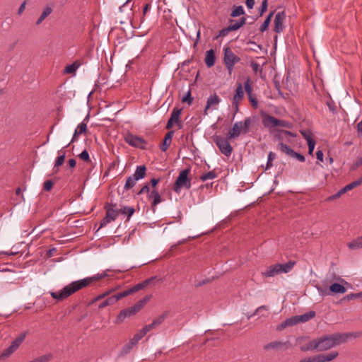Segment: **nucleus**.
Returning a JSON list of instances; mask_svg holds the SVG:
<instances>
[{"instance_id": "nucleus-22", "label": "nucleus", "mask_w": 362, "mask_h": 362, "mask_svg": "<svg viewBox=\"0 0 362 362\" xmlns=\"http://www.w3.org/2000/svg\"><path fill=\"white\" fill-rule=\"evenodd\" d=\"M281 147L283 148V149L285 150L284 153H285L286 155H287V156H290L291 158H296L298 160H299L300 162H304L305 161V156L303 155L294 151L288 146H282Z\"/></svg>"}, {"instance_id": "nucleus-35", "label": "nucleus", "mask_w": 362, "mask_h": 362, "mask_svg": "<svg viewBox=\"0 0 362 362\" xmlns=\"http://www.w3.org/2000/svg\"><path fill=\"white\" fill-rule=\"evenodd\" d=\"M316 313L315 311L311 310L303 315H298L300 322H306L310 320L313 319L315 316Z\"/></svg>"}, {"instance_id": "nucleus-16", "label": "nucleus", "mask_w": 362, "mask_h": 362, "mask_svg": "<svg viewBox=\"0 0 362 362\" xmlns=\"http://www.w3.org/2000/svg\"><path fill=\"white\" fill-rule=\"evenodd\" d=\"M245 90L247 95H248V99L251 105L254 108H257L258 106V101L255 95L252 94V87L250 77H247L245 82Z\"/></svg>"}, {"instance_id": "nucleus-49", "label": "nucleus", "mask_w": 362, "mask_h": 362, "mask_svg": "<svg viewBox=\"0 0 362 362\" xmlns=\"http://www.w3.org/2000/svg\"><path fill=\"white\" fill-rule=\"evenodd\" d=\"M362 298V291L356 293H350L344 298V300H351L356 298Z\"/></svg>"}, {"instance_id": "nucleus-14", "label": "nucleus", "mask_w": 362, "mask_h": 362, "mask_svg": "<svg viewBox=\"0 0 362 362\" xmlns=\"http://www.w3.org/2000/svg\"><path fill=\"white\" fill-rule=\"evenodd\" d=\"M291 346V343L288 341H274L270 343H268L264 346V350H287Z\"/></svg>"}, {"instance_id": "nucleus-42", "label": "nucleus", "mask_w": 362, "mask_h": 362, "mask_svg": "<svg viewBox=\"0 0 362 362\" xmlns=\"http://www.w3.org/2000/svg\"><path fill=\"white\" fill-rule=\"evenodd\" d=\"M88 115H87L86 117V118L83 119V121L79 124L76 128V131L80 134H86L87 132V125H86V120H88Z\"/></svg>"}, {"instance_id": "nucleus-3", "label": "nucleus", "mask_w": 362, "mask_h": 362, "mask_svg": "<svg viewBox=\"0 0 362 362\" xmlns=\"http://www.w3.org/2000/svg\"><path fill=\"white\" fill-rule=\"evenodd\" d=\"M294 266V262H288L286 264H276L268 267L262 274L265 277H273L281 273H288Z\"/></svg>"}, {"instance_id": "nucleus-10", "label": "nucleus", "mask_w": 362, "mask_h": 362, "mask_svg": "<svg viewBox=\"0 0 362 362\" xmlns=\"http://www.w3.org/2000/svg\"><path fill=\"white\" fill-rule=\"evenodd\" d=\"M361 335V332H346V333H335L330 334L334 346H338L344 344L350 339L357 338Z\"/></svg>"}, {"instance_id": "nucleus-59", "label": "nucleus", "mask_w": 362, "mask_h": 362, "mask_svg": "<svg viewBox=\"0 0 362 362\" xmlns=\"http://www.w3.org/2000/svg\"><path fill=\"white\" fill-rule=\"evenodd\" d=\"M151 192L149 184L147 183L137 192V195H141L144 193H147L148 195Z\"/></svg>"}, {"instance_id": "nucleus-54", "label": "nucleus", "mask_w": 362, "mask_h": 362, "mask_svg": "<svg viewBox=\"0 0 362 362\" xmlns=\"http://www.w3.org/2000/svg\"><path fill=\"white\" fill-rule=\"evenodd\" d=\"M327 107H329V110L334 114L337 112L336 105L334 102L332 100H329L326 103Z\"/></svg>"}, {"instance_id": "nucleus-55", "label": "nucleus", "mask_w": 362, "mask_h": 362, "mask_svg": "<svg viewBox=\"0 0 362 362\" xmlns=\"http://www.w3.org/2000/svg\"><path fill=\"white\" fill-rule=\"evenodd\" d=\"M54 182L52 180H46L43 184V189L45 191H50L53 187Z\"/></svg>"}, {"instance_id": "nucleus-18", "label": "nucleus", "mask_w": 362, "mask_h": 362, "mask_svg": "<svg viewBox=\"0 0 362 362\" xmlns=\"http://www.w3.org/2000/svg\"><path fill=\"white\" fill-rule=\"evenodd\" d=\"M241 134H243L242 128V121L236 122L233 127L228 131L227 134L228 139H234L240 136Z\"/></svg>"}, {"instance_id": "nucleus-64", "label": "nucleus", "mask_w": 362, "mask_h": 362, "mask_svg": "<svg viewBox=\"0 0 362 362\" xmlns=\"http://www.w3.org/2000/svg\"><path fill=\"white\" fill-rule=\"evenodd\" d=\"M356 127L358 136L362 138V120L357 124Z\"/></svg>"}, {"instance_id": "nucleus-27", "label": "nucleus", "mask_w": 362, "mask_h": 362, "mask_svg": "<svg viewBox=\"0 0 362 362\" xmlns=\"http://www.w3.org/2000/svg\"><path fill=\"white\" fill-rule=\"evenodd\" d=\"M174 134V131L170 130L165 136V138L163 139V141L160 146V149L163 152H165L167 151L168 147L170 146L172 138Z\"/></svg>"}, {"instance_id": "nucleus-29", "label": "nucleus", "mask_w": 362, "mask_h": 362, "mask_svg": "<svg viewBox=\"0 0 362 362\" xmlns=\"http://www.w3.org/2000/svg\"><path fill=\"white\" fill-rule=\"evenodd\" d=\"M347 246L351 250H356L362 248V236H359L348 243Z\"/></svg>"}, {"instance_id": "nucleus-30", "label": "nucleus", "mask_w": 362, "mask_h": 362, "mask_svg": "<svg viewBox=\"0 0 362 362\" xmlns=\"http://www.w3.org/2000/svg\"><path fill=\"white\" fill-rule=\"evenodd\" d=\"M346 291V288L338 283H334L329 286V291L332 293H344Z\"/></svg>"}, {"instance_id": "nucleus-17", "label": "nucleus", "mask_w": 362, "mask_h": 362, "mask_svg": "<svg viewBox=\"0 0 362 362\" xmlns=\"http://www.w3.org/2000/svg\"><path fill=\"white\" fill-rule=\"evenodd\" d=\"M286 18L285 11H280L276 14L274 18V31L276 33H280L284 30L283 23Z\"/></svg>"}, {"instance_id": "nucleus-19", "label": "nucleus", "mask_w": 362, "mask_h": 362, "mask_svg": "<svg viewBox=\"0 0 362 362\" xmlns=\"http://www.w3.org/2000/svg\"><path fill=\"white\" fill-rule=\"evenodd\" d=\"M221 102V98L217 95L216 93L211 95L206 101V105L204 109V115H207V110L210 108L216 109L218 105Z\"/></svg>"}, {"instance_id": "nucleus-56", "label": "nucleus", "mask_w": 362, "mask_h": 362, "mask_svg": "<svg viewBox=\"0 0 362 362\" xmlns=\"http://www.w3.org/2000/svg\"><path fill=\"white\" fill-rule=\"evenodd\" d=\"M268 0H263L259 8V16H262L263 13L267 10Z\"/></svg>"}, {"instance_id": "nucleus-60", "label": "nucleus", "mask_w": 362, "mask_h": 362, "mask_svg": "<svg viewBox=\"0 0 362 362\" xmlns=\"http://www.w3.org/2000/svg\"><path fill=\"white\" fill-rule=\"evenodd\" d=\"M150 8H151L150 4H146L144 5V6L143 8V11H142V16L141 18V23H143L144 21L145 16Z\"/></svg>"}, {"instance_id": "nucleus-47", "label": "nucleus", "mask_w": 362, "mask_h": 362, "mask_svg": "<svg viewBox=\"0 0 362 362\" xmlns=\"http://www.w3.org/2000/svg\"><path fill=\"white\" fill-rule=\"evenodd\" d=\"M346 192V190L345 187H344L340 190H339L336 194L329 197L327 200L332 201L334 199H336L340 197L342 194H345Z\"/></svg>"}, {"instance_id": "nucleus-61", "label": "nucleus", "mask_w": 362, "mask_h": 362, "mask_svg": "<svg viewBox=\"0 0 362 362\" xmlns=\"http://www.w3.org/2000/svg\"><path fill=\"white\" fill-rule=\"evenodd\" d=\"M262 310H267L268 308H267V307L266 305H262V306L258 307L255 310V311L254 312L253 314L247 316V319H250V317H252V316L259 313Z\"/></svg>"}, {"instance_id": "nucleus-40", "label": "nucleus", "mask_w": 362, "mask_h": 362, "mask_svg": "<svg viewBox=\"0 0 362 362\" xmlns=\"http://www.w3.org/2000/svg\"><path fill=\"white\" fill-rule=\"evenodd\" d=\"M169 311L166 310L164 313H163L160 316L156 317L153 320V322L155 325L156 327L159 326L161 325L165 320L168 317Z\"/></svg>"}, {"instance_id": "nucleus-26", "label": "nucleus", "mask_w": 362, "mask_h": 362, "mask_svg": "<svg viewBox=\"0 0 362 362\" xmlns=\"http://www.w3.org/2000/svg\"><path fill=\"white\" fill-rule=\"evenodd\" d=\"M300 323L298 315L293 316L291 317H289L286 319L285 321H284L280 326L278 327L279 330H281L286 327L293 326L297 324Z\"/></svg>"}, {"instance_id": "nucleus-39", "label": "nucleus", "mask_w": 362, "mask_h": 362, "mask_svg": "<svg viewBox=\"0 0 362 362\" xmlns=\"http://www.w3.org/2000/svg\"><path fill=\"white\" fill-rule=\"evenodd\" d=\"M80 66V63L78 61L74 62L71 64L67 65L64 69L65 74H75L77 69Z\"/></svg>"}, {"instance_id": "nucleus-7", "label": "nucleus", "mask_w": 362, "mask_h": 362, "mask_svg": "<svg viewBox=\"0 0 362 362\" xmlns=\"http://www.w3.org/2000/svg\"><path fill=\"white\" fill-rule=\"evenodd\" d=\"M223 62L224 64L228 71L229 74H231L234 66L235 64L239 62L240 61V58L238 56H236L234 52L232 51V49L227 47L223 49Z\"/></svg>"}, {"instance_id": "nucleus-1", "label": "nucleus", "mask_w": 362, "mask_h": 362, "mask_svg": "<svg viewBox=\"0 0 362 362\" xmlns=\"http://www.w3.org/2000/svg\"><path fill=\"white\" fill-rule=\"evenodd\" d=\"M109 269H107L101 274H97L93 276L73 281L67 286H64L59 292L51 291L49 293L53 298L58 300H62L67 298L78 291L90 286L93 282L108 276L107 273Z\"/></svg>"}, {"instance_id": "nucleus-9", "label": "nucleus", "mask_w": 362, "mask_h": 362, "mask_svg": "<svg viewBox=\"0 0 362 362\" xmlns=\"http://www.w3.org/2000/svg\"><path fill=\"white\" fill-rule=\"evenodd\" d=\"M296 137V134L287 131V130H276L275 134H274V139L278 141V149L280 150L282 153L285 151L284 149L281 147L282 146H287L284 142H290V137Z\"/></svg>"}, {"instance_id": "nucleus-38", "label": "nucleus", "mask_w": 362, "mask_h": 362, "mask_svg": "<svg viewBox=\"0 0 362 362\" xmlns=\"http://www.w3.org/2000/svg\"><path fill=\"white\" fill-rule=\"evenodd\" d=\"M135 209L132 206H124L120 209H119V213L127 216V220L130 218V217L134 214Z\"/></svg>"}, {"instance_id": "nucleus-62", "label": "nucleus", "mask_w": 362, "mask_h": 362, "mask_svg": "<svg viewBox=\"0 0 362 362\" xmlns=\"http://www.w3.org/2000/svg\"><path fill=\"white\" fill-rule=\"evenodd\" d=\"M250 66L255 73H257L259 70L261 71L259 64L256 62L252 61L250 64Z\"/></svg>"}, {"instance_id": "nucleus-25", "label": "nucleus", "mask_w": 362, "mask_h": 362, "mask_svg": "<svg viewBox=\"0 0 362 362\" xmlns=\"http://www.w3.org/2000/svg\"><path fill=\"white\" fill-rule=\"evenodd\" d=\"M204 62L207 67H212L216 62V56L214 50L211 49L206 52V56L204 59Z\"/></svg>"}, {"instance_id": "nucleus-2", "label": "nucleus", "mask_w": 362, "mask_h": 362, "mask_svg": "<svg viewBox=\"0 0 362 362\" xmlns=\"http://www.w3.org/2000/svg\"><path fill=\"white\" fill-rule=\"evenodd\" d=\"M151 296H146L139 300L133 306L122 310L118 314L115 323L121 324L126 318L131 317L139 312L146 303L150 300Z\"/></svg>"}, {"instance_id": "nucleus-11", "label": "nucleus", "mask_w": 362, "mask_h": 362, "mask_svg": "<svg viewBox=\"0 0 362 362\" xmlns=\"http://www.w3.org/2000/svg\"><path fill=\"white\" fill-rule=\"evenodd\" d=\"M25 338V333L21 334L18 337H16L11 343V344L4 349L3 352L0 355V360L9 357L13 353H14L21 343L24 341Z\"/></svg>"}, {"instance_id": "nucleus-57", "label": "nucleus", "mask_w": 362, "mask_h": 362, "mask_svg": "<svg viewBox=\"0 0 362 362\" xmlns=\"http://www.w3.org/2000/svg\"><path fill=\"white\" fill-rule=\"evenodd\" d=\"M231 31H232V30H231V29L230 28V27H229V26H228V27H226V28H223L222 30H221L219 31V34H218V35L217 36V37H226V36H227V35H228V33H229L230 32H231Z\"/></svg>"}, {"instance_id": "nucleus-36", "label": "nucleus", "mask_w": 362, "mask_h": 362, "mask_svg": "<svg viewBox=\"0 0 362 362\" xmlns=\"http://www.w3.org/2000/svg\"><path fill=\"white\" fill-rule=\"evenodd\" d=\"M52 8L49 6H47L37 20L36 25H40L42 22L52 13Z\"/></svg>"}, {"instance_id": "nucleus-37", "label": "nucleus", "mask_w": 362, "mask_h": 362, "mask_svg": "<svg viewBox=\"0 0 362 362\" xmlns=\"http://www.w3.org/2000/svg\"><path fill=\"white\" fill-rule=\"evenodd\" d=\"M181 112H182V109L175 107L172 111V113H171V115H170V117L169 119L174 122L176 124H179L180 123L179 118L181 115Z\"/></svg>"}, {"instance_id": "nucleus-4", "label": "nucleus", "mask_w": 362, "mask_h": 362, "mask_svg": "<svg viewBox=\"0 0 362 362\" xmlns=\"http://www.w3.org/2000/svg\"><path fill=\"white\" fill-rule=\"evenodd\" d=\"M189 173L190 168H186L180 173L173 187L174 192L179 193L182 188L189 189L191 187V180L188 177Z\"/></svg>"}, {"instance_id": "nucleus-28", "label": "nucleus", "mask_w": 362, "mask_h": 362, "mask_svg": "<svg viewBox=\"0 0 362 362\" xmlns=\"http://www.w3.org/2000/svg\"><path fill=\"white\" fill-rule=\"evenodd\" d=\"M144 288L145 287L143 284V282L139 283V284H136L135 286H134L133 287H132L131 288L124 291L122 292H120V296H122V298H124V297H126L132 293H136Z\"/></svg>"}, {"instance_id": "nucleus-8", "label": "nucleus", "mask_w": 362, "mask_h": 362, "mask_svg": "<svg viewBox=\"0 0 362 362\" xmlns=\"http://www.w3.org/2000/svg\"><path fill=\"white\" fill-rule=\"evenodd\" d=\"M214 141L216 145L218 148L219 151L226 156L229 157L233 151V148L231 145L229 144V141L231 139H228V136L223 138L221 136H215L214 137Z\"/></svg>"}, {"instance_id": "nucleus-6", "label": "nucleus", "mask_w": 362, "mask_h": 362, "mask_svg": "<svg viewBox=\"0 0 362 362\" xmlns=\"http://www.w3.org/2000/svg\"><path fill=\"white\" fill-rule=\"evenodd\" d=\"M146 168L145 165H139L136 167L135 173L128 177L126 180V183L124 187V190H129L134 187L136 182L141 179H143L146 176Z\"/></svg>"}, {"instance_id": "nucleus-43", "label": "nucleus", "mask_w": 362, "mask_h": 362, "mask_svg": "<svg viewBox=\"0 0 362 362\" xmlns=\"http://www.w3.org/2000/svg\"><path fill=\"white\" fill-rule=\"evenodd\" d=\"M217 177V174L214 170L204 173L200 176V180L203 182L207 180H213Z\"/></svg>"}, {"instance_id": "nucleus-52", "label": "nucleus", "mask_w": 362, "mask_h": 362, "mask_svg": "<svg viewBox=\"0 0 362 362\" xmlns=\"http://www.w3.org/2000/svg\"><path fill=\"white\" fill-rule=\"evenodd\" d=\"M64 160H65V153H64L62 155H60L59 156H58L57 158V159L55 160V163H54V168L61 166L64 163Z\"/></svg>"}, {"instance_id": "nucleus-41", "label": "nucleus", "mask_w": 362, "mask_h": 362, "mask_svg": "<svg viewBox=\"0 0 362 362\" xmlns=\"http://www.w3.org/2000/svg\"><path fill=\"white\" fill-rule=\"evenodd\" d=\"M274 13V11H272L268 16L266 18V19L264 20V21L263 22V23L260 26V28H259V31L261 33H264V31H266L269 27V25L271 23V21H272V18L273 16Z\"/></svg>"}, {"instance_id": "nucleus-32", "label": "nucleus", "mask_w": 362, "mask_h": 362, "mask_svg": "<svg viewBox=\"0 0 362 362\" xmlns=\"http://www.w3.org/2000/svg\"><path fill=\"white\" fill-rule=\"evenodd\" d=\"M244 91L243 87L241 83H238L235 90V93L233 95V100L240 101L243 98Z\"/></svg>"}, {"instance_id": "nucleus-34", "label": "nucleus", "mask_w": 362, "mask_h": 362, "mask_svg": "<svg viewBox=\"0 0 362 362\" xmlns=\"http://www.w3.org/2000/svg\"><path fill=\"white\" fill-rule=\"evenodd\" d=\"M252 122V119L250 117H245V119L242 122L243 134H247L249 133Z\"/></svg>"}, {"instance_id": "nucleus-33", "label": "nucleus", "mask_w": 362, "mask_h": 362, "mask_svg": "<svg viewBox=\"0 0 362 362\" xmlns=\"http://www.w3.org/2000/svg\"><path fill=\"white\" fill-rule=\"evenodd\" d=\"M245 14V10L242 6L234 5L230 14V17L235 18Z\"/></svg>"}, {"instance_id": "nucleus-12", "label": "nucleus", "mask_w": 362, "mask_h": 362, "mask_svg": "<svg viewBox=\"0 0 362 362\" xmlns=\"http://www.w3.org/2000/svg\"><path fill=\"white\" fill-rule=\"evenodd\" d=\"M124 141L126 143L133 147L139 148L143 150L146 149L147 142L141 136L128 133L124 137Z\"/></svg>"}, {"instance_id": "nucleus-46", "label": "nucleus", "mask_w": 362, "mask_h": 362, "mask_svg": "<svg viewBox=\"0 0 362 362\" xmlns=\"http://www.w3.org/2000/svg\"><path fill=\"white\" fill-rule=\"evenodd\" d=\"M276 127H282L291 129L293 127V124L290 122L277 119Z\"/></svg>"}, {"instance_id": "nucleus-48", "label": "nucleus", "mask_w": 362, "mask_h": 362, "mask_svg": "<svg viewBox=\"0 0 362 362\" xmlns=\"http://www.w3.org/2000/svg\"><path fill=\"white\" fill-rule=\"evenodd\" d=\"M182 102L187 103L188 105H191L193 102V98L191 95V90H189L187 94L182 97Z\"/></svg>"}, {"instance_id": "nucleus-23", "label": "nucleus", "mask_w": 362, "mask_h": 362, "mask_svg": "<svg viewBox=\"0 0 362 362\" xmlns=\"http://www.w3.org/2000/svg\"><path fill=\"white\" fill-rule=\"evenodd\" d=\"M122 298V296H120V293H118L117 294H115L112 296L108 297L105 300H103L99 305L98 308L100 309H103L105 307L110 305L115 304L116 302H117L119 300Z\"/></svg>"}, {"instance_id": "nucleus-24", "label": "nucleus", "mask_w": 362, "mask_h": 362, "mask_svg": "<svg viewBox=\"0 0 362 362\" xmlns=\"http://www.w3.org/2000/svg\"><path fill=\"white\" fill-rule=\"evenodd\" d=\"M338 356L337 351H332L328 354H323L316 356L318 362H327L331 361L336 358Z\"/></svg>"}, {"instance_id": "nucleus-53", "label": "nucleus", "mask_w": 362, "mask_h": 362, "mask_svg": "<svg viewBox=\"0 0 362 362\" xmlns=\"http://www.w3.org/2000/svg\"><path fill=\"white\" fill-rule=\"evenodd\" d=\"M233 22H234L233 20H232V19L229 20V23L230 24L228 26L230 27V28L231 29L232 31L238 30V29H240L241 28L239 24L238 21H235L234 23H232Z\"/></svg>"}, {"instance_id": "nucleus-51", "label": "nucleus", "mask_w": 362, "mask_h": 362, "mask_svg": "<svg viewBox=\"0 0 362 362\" xmlns=\"http://www.w3.org/2000/svg\"><path fill=\"white\" fill-rule=\"evenodd\" d=\"M79 158L83 160V161L85 162H90V156H89V153L88 152V151L86 149L83 150L80 154H79Z\"/></svg>"}, {"instance_id": "nucleus-31", "label": "nucleus", "mask_w": 362, "mask_h": 362, "mask_svg": "<svg viewBox=\"0 0 362 362\" xmlns=\"http://www.w3.org/2000/svg\"><path fill=\"white\" fill-rule=\"evenodd\" d=\"M300 350L302 351H313V350H317V344L316 339L310 341L306 344L301 346H300Z\"/></svg>"}, {"instance_id": "nucleus-5", "label": "nucleus", "mask_w": 362, "mask_h": 362, "mask_svg": "<svg viewBox=\"0 0 362 362\" xmlns=\"http://www.w3.org/2000/svg\"><path fill=\"white\" fill-rule=\"evenodd\" d=\"M104 209L106 214L100 222L99 228L105 227L110 222L115 221L119 214V209L116 203H106Z\"/></svg>"}, {"instance_id": "nucleus-20", "label": "nucleus", "mask_w": 362, "mask_h": 362, "mask_svg": "<svg viewBox=\"0 0 362 362\" xmlns=\"http://www.w3.org/2000/svg\"><path fill=\"white\" fill-rule=\"evenodd\" d=\"M277 118L265 113L262 115V124L264 127L268 129L274 128L276 127Z\"/></svg>"}, {"instance_id": "nucleus-21", "label": "nucleus", "mask_w": 362, "mask_h": 362, "mask_svg": "<svg viewBox=\"0 0 362 362\" xmlns=\"http://www.w3.org/2000/svg\"><path fill=\"white\" fill-rule=\"evenodd\" d=\"M148 199L151 200V208L155 211L156 206L162 202V199L158 190L153 189L148 194Z\"/></svg>"}, {"instance_id": "nucleus-58", "label": "nucleus", "mask_w": 362, "mask_h": 362, "mask_svg": "<svg viewBox=\"0 0 362 362\" xmlns=\"http://www.w3.org/2000/svg\"><path fill=\"white\" fill-rule=\"evenodd\" d=\"M308 153L310 155H313V151L315 148V141L314 139L308 140Z\"/></svg>"}, {"instance_id": "nucleus-44", "label": "nucleus", "mask_w": 362, "mask_h": 362, "mask_svg": "<svg viewBox=\"0 0 362 362\" xmlns=\"http://www.w3.org/2000/svg\"><path fill=\"white\" fill-rule=\"evenodd\" d=\"M361 184H362V176L360 178H358V180L346 185L344 187H345L346 192H348V191H350V190L354 189L355 187L361 185Z\"/></svg>"}, {"instance_id": "nucleus-63", "label": "nucleus", "mask_w": 362, "mask_h": 362, "mask_svg": "<svg viewBox=\"0 0 362 362\" xmlns=\"http://www.w3.org/2000/svg\"><path fill=\"white\" fill-rule=\"evenodd\" d=\"M299 362H318L316 358V356L306 357L301 359Z\"/></svg>"}, {"instance_id": "nucleus-13", "label": "nucleus", "mask_w": 362, "mask_h": 362, "mask_svg": "<svg viewBox=\"0 0 362 362\" xmlns=\"http://www.w3.org/2000/svg\"><path fill=\"white\" fill-rule=\"evenodd\" d=\"M317 344V351H326L334 347V344L330 335H325L318 339H316Z\"/></svg>"}, {"instance_id": "nucleus-50", "label": "nucleus", "mask_w": 362, "mask_h": 362, "mask_svg": "<svg viewBox=\"0 0 362 362\" xmlns=\"http://www.w3.org/2000/svg\"><path fill=\"white\" fill-rule=\"evenodd\" d=\"M156 327L155 326V325L153 324V322H152L151 324L149 325H145L141 330V332H142L141 334H144V335H146L148 332H150L151 329L156 328Z\"/></svg>"}, {"instance_id": "nucleus-15", "label": "nucleus", "mask_w": 362, "mask_h": 362, "mask_svg": "<svg viewBox=\"0 0 362 362\" xmlns=\"http://www.w3.org/2000/svg\"><path fill=\"white\" fill-rule=\"evenodd\" d=\"M142 332L141 330L137 332L132 338L124 346V347L122 349V352L124 354H128L132 348L136 346L139 341L145 335L144 334H141Z\"/></svg>"}, {"instance_id": "nucleus-45", "label": "nucleus", "mask_w": 362, "mask_h": 362, "mask_svg": "<svg viewBox=\"0 0 362 362\" xmlns=\"http://www.w3.org/2000/svg\"><path fill=\"white\" fill-rule=\"evenodd\" d=\"M276 155L275 153L272 152V151L269 153L266 170L269 169L270 168H272L273 166L272 162L276 158Z\"/></svg>"}]
</instances>
